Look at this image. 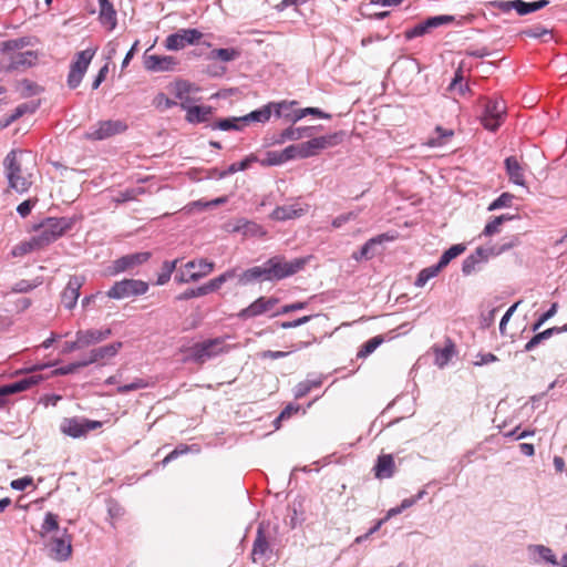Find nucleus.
<instances>
[{"mask_svg":"<svg viewBox=\"0 0 567 567\" xmlns=\"http://www.w3.org/2000/svg\"><path fill=\"white\" fill-rule=\"evenodd\" d=\"M21 154V151H10L3 159V167L9 188L19 194H24L31 187L32 181L31 175L22 169V163L18 158Z\"/></svg>","mask_w":567,"mask_h":567,"instance_id":"nucleus-1","label":"nucleus"},{"mask_svg":"<svg viewBox=\"0 0 567 567\" xmlns=\"http://www.w3.org/2000/svg\"><path fill=\"white\" fill-rule=\"evenodd\" d=\"M72 226L69 218H47L37 228V234L32 237V245L42 248L60 238Z\"/></svg>","mask_w":567,"mask_h":567,"instance_id":"nucleus-2","label":"nucleus"},{"mask_svg":"<svg viewBox=\"0 0 567 567\" xmlns=\"http://www.w3.org/2000/svg\"><path fill=\"white\" fill-rule=\"evenodd\" d=\"M308 258L299 257L287 260L281 255H276L265 261L269 281H279L291 277L302 270Z\"/></svg>","mask_w":567,"mask_h":567,"instance_id":"nucleus-3","label":"nucleus"},{"mask_svg":"<svg viewBox=\"0 0 567 567\" xmlns=\"http://www.w3.org/2000/svg\"><path fill=\"white\" fill-rule=\"evenodd\" d=\"M225 337H217L214 339L204 340L195 343L190 348V358L195 362L204 363L221 353L228 352L229 347L226 344Z\"/></svg>","mask_w":567,"mask_h":567,"instance_id":"nucleus-4","label":"nucleus"},{"mask_svg":"<svg viewBox=\"0 0 567 567\" xmlns=\"http://www.w3.org/2000/svg\"><path fill=\"white\" fill-rule=\"evenodd\" d=\"M505 115L506 105L503 101L484 99V111L481 115V123L486 130L495 132L502 125Z\"/></svg>","mask_w":567,"mask_h":567,"instance_id":"nucleus-5","label":"nucleus"},{"mask_svg":"<svg viewBox=\"0 0 567 567\" xmlns=\"http://www.w3.org/2000/svg\"><path fill=\"white\" fill-rule=\"evenodd\" d=\"M101 426L102 422L100 421L89 420L83 416H73L62 420L60 431L70 437L80 439Z\"/></svg>","mask_w":567,"mask_h":567,"instance_id":"nucleus-6","label":"nucleus"},{"mask_svg":"<svg viewBox=\"0 0 567 567\" xmlns=\"http://www.w3.org/2000/svg\"><path fill=\"white\" fill-rule=\"evenodd\" d=\"M127 125L120 120L100 121L85 132L84 137L91 141H102L126 131Z\"/></svg>","mask_w":567,"mask_h":567,"instance_id":"nucleus-7","label":"nucleus"},{"mask_svg":"<svg viewBox=\"0 0 567 567\" xmlns=\"http://www.w3.org/2000/svg\"><path fill=\"white\" fill-rule=\"evenodd\" d=\"M93 56L94 51L90 49L76 53L75 60L72 62L68 74V86L70 89H76L81 84Z\"/></svg>","mask_w":567,"mask_h":567,"instance_id":"nucleus-8","label":"nucleus"},{"mask_svg":"<svg viewBox=\"0 0 567 567\" xmlns=\"http://www.w3.org/2000/svg\"><path fill=\"white\" fill-rule=\"evenodd\" d=\"M202 38L203 33L197 29H179L166 38L165 45L168 50L177 51L198 43Z\"/></svg>","mask_w":567,"mask_h":567,"instance_id":"nucleus-9","label":"nucleus"},{"mask_svg":"<svg viewBox=\"0 0 567 567\" xmlns=\"http://www.w3.org/2000/svg\"><path fill=\"white\" fill-rule=\"evenodd\" d=\"M71 542L72 539L68 533V529L63 528L60 535L52 537L48 543L50 557L56 561L68 560L72 554Z\"/></svg>","mask_w":567,"mask_h":567,"instance_id":"nucleus-10","label":"nucleus"},{"mask_svg":"<svg viewBox=\"0 0 567 567\" xmlns=\"http://www.w3.org/2000/svg\"><path fill=\"white\" fill-rule=\"evenodd\" d=\"M196 266H199V271H194L190 274H185L184 271H179L175 275V281L177 284H188L190 281H198L200 278L209 275L214 268L215 264L213 261H208L207 259H198V260H190L185 264L186 269H193Z\"/></svg>","mask_w":567,"mask_h":567,"instance_id":"nucleus-11","label":"nucleus"},{"mask_svg":"<svg viewBox=\"0 0 567 567\" xmlns=\"http://www.w3.org/2000/svg\"><path fill=\"white\" fill-rule=\"evenodd\" d=\"M453 21H454L453 16L444 14V16L430 17L425 21L415 24L411 29H408L404 34L408 40H411V39L426 34L432 29L439 28L443 24H449Z\"/></svg>","mask_w":567,"mask_h":567,"instance_id":"nucleus-12","label":"nucleus"},{"mask_svg":"<svg viewBox=\"0 0 567 567\" xmlns=\"http://www.w3.org/2000/svg\"><path fill=\"white\" fill-rule=\"evenodd\" d=\"M42 380L39 374H31L22 378L16 382L0 386V408L7 402L6 398L10 394L19 393L29 390Z\"/></svg>","mask_w":567,"mask_h":567,"instance_id":"nucleus-13","label":"nucleus"},{"mask_svg":"<svg viewBox=\"0 0 567 567\" xmlns=\"http://www.w3.org/2000/svg\"><path fill=\"white\" fill-rule=\"evenodd\" d=\"M279 302L278 298L259 297L248 307L241 309L237 317L243 320L255 318L270 311Z\"/></svg>","mask_w":567,"mask_h":567,"instance_id":"nucleus-14","label":"nucleus"},{"mask_svg":"<svg viewBox=\"0 0 567 567\" xmlns=\"http://www.w3.org/2000/svg\"><path fill=\"white\" fill-rule=\"evenodd\" d=\"M121 348L122 342H113L107 346L92 349L89 355L85 359H82V364H85L86 367L93 363L105 364L110 359L117 354Z\"/></svg>","mask_w":567,"mask_h":567,"instance_id":"nucleus-15","label":"nucleus"},{"mask_svg":"<svg viewBox=\"0 0 567 567\" xmlns=\"http://www.w3.org/2000/svg\"><path fill=\"white\" fill-rule=\"evenodd\" d=\"M315 126H289L278 134H275L269 141L271 145H280L287 141H298L303 137H311L313 135Z\"/></svg>","mask_w":567,"mask_h":567,"instance_id":"nucleus-16","label":"nucleus"},{"mask_svg":"<svg viewBox=\"0 0 567 567\" xmlns=\"http://www.w3.org/2000/svg\"><path fill=\"white\" fill-rule=\"evenodd\" d=\"M142 292V281L134 279H124L115 282L114 286L106 292L109 298L124 299Z\"/></svg>","mask_w":567,"mask_h":567,"instance_id":"nucleus-17","label":"nucleus"},{"mask_svg":"<svg viewBox=\"0 0 567 567\" xmlns=\"http://www.w3.org/2000/svg\"><path fill=\"white\" fill-rule=\"evenodd\" d=\"M84 278L81 276H71L65 288L61 293V303L65 309H73L80 297V289L83 286Z\"/></svg>","mask_w":567,"mask_h":567,"instance_id":"nucleus-18","label":"nucleus"},{"mask_svg":"<svg viewBox=\"0 0 567 567\" xmlns=\"http://www.w3.org/2000/svg\"><path fill=\"white\" fill-rule=\"evenodd\" d=\"M183 110L186 111V120L192 124L207 122L213 114V107L209 105H193L190 99L181 103Z\"/></svg>","mask_w":567,"mask_h":567,"instance_id":"nucleus-19","label":"nucleus"},{"mask_svg":"<svg viewBox=\"0 0 567 567\" xmlns=\"http://www.w3.org/2000/svg\"><path fill=\"white\" fill-rule=\"evenodd\" d=\"M308 212V205L298 202L276 207L270 217L274 220L285 221L298 218Z\"/></svg>","mask_w":567,"mask_h":567,"instance_id":"nucleus-20","label":"nucleus"},{"mask_svg":"<svg viewBox=\"0 0 567 567\" xmlns=\"http://www.w3.org/2000/svg\"><path fill=\"white\" fill-rule=\"evenodd\" d=\"M176 65L177 61L173 56L156 54L144 56V68L152 72L174 71Z\"/></svg>","mask_w":567,"mask_h":567,"instance_id":"nucleus-21","label":"nucleus"},{"mask_svg":"<svg viewBox=\"0 0 567 567\" xmlns=\"http://www.w3.org/2000/svg\"><path fill=\"white\" fill-rule=\"evenodd\" d=\"M393 238V236H390L388 234H381L375 237H372L368 241H365V244L360 248V250L354 251L352 254V258L357 261L372 259L377 254L375 247L385 241H390Z\"/></svg>","mask_w":567,"mask_h":567,"instance_id":"nucleus-22","label":"nucleus"},{"mask_svg":"<svg viewBox=\"0 0 567 567\" xmlns=\"http://www.w3.org/2000/svg\"><path fill=\"white\" fill-rule=\"evenodd\" d=\"M270 544L265 535V530L260 525L257 529L256 537L252 544L251 558L254 563L261 559H269L271 554Z\"/></svg>","mask_w":567,"mask_h":567,"instance_id":"nucleus-23","label":"nucleus"},{"mask_svg":"<svg viewBox=\"0 0 567 567\" xmlns=\"http://www.w3.org/2000/svg\"><path fill=\"white\" fill-rule=\"evenodd\" d=\"M38 54L34 51L16 52L10 55V61L4 64L3 70L14 71L19 69L30 68L35 64Z\"/></svg>","mask_w":567,"mask_h":567,"instance_id":"nucleus-24","label":"nucleus"},{"mask_svg":"<svg viewBox=\"0 0 567 567\" xmlns=\"http://www.w3.org/2000/svg\"><path fill=\"white\" fill-rule=\"evenodd\" d=\"M239 286H247L256 281H269L265 262L260 266L248 268L236 276Z\"/></svg>","mask_w":567,"mask_h":567,"instance_id":"nucleus-25","label":"nucleus"},{"mask_svg":"<svg viewBox=\"0 0 567 567\" xmlns=\"http://www.w3.org/2000/svg\"><path fill=\"white\" fill-rule=\"evenodd\" d=\"M374 476L379 480L390 478L395 473V463L391 454H381L378 456L373 467Z\"/></svg>","mask_w":567,"mask_h":567,"instance_id":"nucleus-26","label":"nucleus"},{"mask_svg":"<svg viewBox=\"0 0 567 567\" xmlns=\"http://www.w3.org/2000/svg\"><path fill=\"white\" fill-rule=\"evenodd\" d=\"M489 257L491 256L487 248L477 247L473 254H471L463 260L462 272L465 276L471 275L476 270V266L478 264L487 261Z\"/></svg>","mask_w":567,"mask_h":567,"instance_id":"nucleus-27","label":"nucleus"},{"mask_svg":"<svg viewBox=\"0 0 567 567\" xmlns=\"http://www.w3.org/2000/svg\"><path fill=\"white\" fill-rule=\"evenodd\" d=\"M80 342L83 348L104 341L111 336V329L79 330Z\"/></svg>","mask_w":567,"mask_h":567,"instance_id":"nucleus-28","label":"nucleus"},{"mask_svg":"<svg viewBox=\"0 0 567 567\" xmlns=\"http://www.w3.org/2000/svg\"><path fill=\"white\" fill-rule=\"evenodd\" d=\"M506 173L509 181L518 186L525 185L524 171L515 156H509L505 159Z\"/></svg>","mask_w":567,"mask_h":567,"instance_id":"nucleus-29","label":"nucleus"},{"mask_svg":"<svg viewBox=\"0 0 567 567\" xmlns=\"http://www.w3.org/2000/svg\"><path fill=\"white\" fill-rule=\"evenodd\" d=\"M296 104V101H280L269 103V105H271V113H274L276 117H284L285 120L292 123L293 115L297 114V110L293 109Z\"/></svg>","mask_w":567,"mask_h":567,"instance_id":"nucleus-30","label":"nucleus"},{"mask_svg":"<svg viewBox=\"0 0 567 567\" xmlns=\"http://www.w3.org/2000/svg\"><path fill=\"white\" fill-rule=\"evenodd\" d=\"M271 116V105L266 104L262 107L255 110L244 116H240L241 124L247 126L251 123H266Z\"/></svg>","mask_w":567,"mask_h":567,"instance_id":"nucleus-31","label":"nucleus"},{"mask_svg":"<svg viewBox=\"0 0 567 567\" xmlns=\"http://www.w3.org/2000/svg\"><path fill=\"white\" fill-rule=\"evenodd\" d=\"M237 276V269L231 268L227 271L223 272L221 275L215 277L214 279L209 280L207 284L203 285L205 295H208L210 292H214L218 290L223 284L226 281L236 278Z\"/></svg>","mask_w":567,"mask_h":567,"instance_id":"nucleus-32","label":"nucleus"},{"mask_svg":"<svg viewBox=\"0 0 567 567\" xmlns=\"http://www.w3.org/2000/svg\"><path fill=\"white\" fill-rule=\"evenodd\" d=\"M142 261V254L135 252L131 255L123 256L118 259H116L113 262L112 269L114 274L123 272L130 268H132L135 265L141 264Z\"/></svg>","mask_w":567,"mask_h":567,"instance_id":"nucleus-33","label":"nucleus"},{"mask_svg":"<svg viewBox=\"0 0 567 567\" xmlns=\"http://www.w3.org/2000/svg\"><path fill=\"white\" fill-rule=\"evenodd\" d=\"M39 106H40V103L35 102V101H30V102H25V103L19 104L13 110V112L9 116V118L7 120L4 126H8L9 124H11L12 122L17 121L18 118H20L24 114L34 113L38 110Z\"/></svg>","mask_w":567,"mask_h":567,"instance_id":"nucleus-34","label":"nucleus"},{"mask_svg":"<svg viewBox=\"0 0 567 567\" xmlns=\"http://www.w3.org/2000/svg\"><path fill=\"white\" fill-rule=\"evenodd\" d=\"M257 161H258L257 156H255V155H249V156H247L246 158H244V159H243V161H240V162H237V163H233V164H230V165L227 167V169H225V171H223V172H220V173L218 174V178H224V177H226V176H228V175H231V174H235V173H237V172L245 171V169L249 168V167H250V165H251L252 163L257 162Z\"/></svg>","mask_w":567,"mask_h":567,"instance_id":"nucleus-35","label":"nucleus"},{"mask_svg":"<svg viewBox=\"0 0 567 567\" xmlns=\"http://www.w3.org/2000/svg\"><path fill=\"white\" fill-rule=\"evenodd\" d=\"M99 19L105 29L112 31L116 27V12L113 4L101 8Z\"/></svg>","mask_w":567,"mask_h":567,"instance_id":"nucleus-36","label":"nucleus"},{"mask_svg":"<svg viewBox=\"0 0 567 567\" xmlns=\"http://www.w3.org/2000/svg\"><path fill=\"white\" fill-rule=\"evenodd\" d=\"M520 243L519 237L517 235L504 238L499 245H495L492 247H488L489 256H498L516 246H518Z\"/></svg>","mask_w":567,"mask_h":567,"instance_id":"nucleus-37","label":"nucleus"},{"mask_svg":"<svg viewBox=\"0 0 567 567\" xmlns=\"http://www.w3.org/2000/svg\"><path fill=\"white\" fill-rule=\"evenodd\" d=\"M343 132H336L324 136L315 137L319 151L337 146L342 142Z\"/></svg>","mask_w":567,"mask_h":567,"instance_id":"nucleus-38","label":"nucleus"},{"mask_svg":"<svg viewBox=\"0 0 567 567\" xmlns=\"http://www.w3.org/2000/svg\"><path fill=\"white\" fill-rule=\"evenodd\" d=\"M244 127L241 124L240 116L239 117H226L220 118L212 124L213 130L220 131H240Z\"/></svg>","mask_w":567,"mask_h":567,"instance_id":"nucleus-39","label":"nucleus"},{"mask_svg":"<svg viewBox=\"0 0 567 567\" xmlns=\"http://www.w3.org/2000/svg\"><path fill=\"white\" fill-rule=\"evenodd\" d=\"M466 247L462 244L453 245L447 250H445L439 260V267L442 269L445 268L454 258L460 256L465 251Z\"/></svg>","mask_w":567,"mask_h":567,"instance_id":"nucleus-40","label":"nucleus"},{"mask_svg":"<svg viewBox=\"0 0 567 567\" xmlns=\"http://www.w3.org/2000/svg\"><path fill=\"white\" fill-rule=\"evenodd\" d=\"M321 378L301 381L295 386V398L301 399L306 396L312 389L321 386Z\"/></svg>","mask_w":567,"mask_h":567,"instance_id":"nucleus-41","label":"nucleus"},{"mask_svg":"<svg viewBox=\"0 0 567 567\" xmlns=\"http://www.w3.org/2000/svg\"><path fill=\"white\" fill-rule=\"evenodd\" d=\"M61 530L62 529L59 528L58 515L48 512L41 525V537L44 538L51 532H56L58 535H60Z\"/></svg>","mask_w":567,"mask_h":567,"instance_id":"nucleus-42","label":"nucleus"},{"mask_svg":"<svg viewBox=\"0 0 567 567\" xmlns=\"http://www.w3.org/2000/svg\"><path fill=\"white\" fill-rule=\"evenodd\" d=\"M441 270H442V268L439 267V264L432 265L430 267H426V268L422 269L419 272V275H417V277L415 279L414 285L416 287H424L426 285V282L430 279L436 277Z\"/></svg>","mask_w":567,"mask_h":567,"instance_id":"nucleus-43","label":"nucleus"},{"mask_svg":"<svg viewBox=\"0 0 567 567\" xmlns=\"http://www.w3.org/2000/svg\"><path fill=\"white\" fill-rule=\"evenodd\" d=\"M548 4V0H538L534 2H525L523 0H518L517 13L519 16H526L547 7Z\"/></svg>","mask_w":567,"mask_h":567,"instance_id":"nucleus-44","label":"nucleus"},{"mask_svg":"<svg viewBox=\"0 0 567 567\" xmlns=\"http://www.w3.org/2000/svg\"><path fill=\"white\" fill-rule=\"evenodd\" d=\"M383 341H384V338L382 336H375V337L371 338L370 340H368L367 342H364L361 346L360 350L357 353V357L358 358H367L368 355L373 353L375 351V349L383 343Z\"/></svg>","mask_w":567,"mask_h":567,"instance_id":"nucleus-45","label":"nucleus"},{"mask_svg":"<svg viewBox=\"0 0 567 567\" xmlns=\"http://www.w3.org/2000/svg\"><path fill=\"white\" fill-rule=\"evenodd\" d=\"M529 550L538 554L539 558L545 563L554 566L558 565V560L554 551L549 547L544 545H533L529 547Z\"/></svg>","mask_w":567,"mask_h":567,"instance_id":"nucleus-46","label":"nucleus"},{"mask_svg":"<svg viewBox=\"0 0 567 567\" xmlns=\"http://www.w3.org/2000/svg\"><path fill=\"white\" fill-rule=\"evenodd\" d=\"M178 262V259L172 260V261H164L162 265L161 272L157 276L155 285L162 286L165 285L169 279L174 270L176 269V265Z\"/></svg>","mask_w":567,"mask_h":567,"instance_id":"nucleus-47","label":"nucleus"},{"mask_svg":"<svg viewBox=\"0 0 567 567\" xmlns=\"http://www.w3.org/2000/svg\"><path fill=\"white\" fill-rule=\"evenodd\" d=\"M307 115H313V116H318L320 118H326V120L331 118L330 114L324 113L323 111H321L318 107H305V109L297 110V114L293 115V123L300 121L301 118H303Z\"/></svg>","mask_w":567,"mask_h":567,"instance_id":"nucleus-48","label":"nucleus"},{"mask_svg":"<svg viewBox=\"0 0 567 567\" xmlns=\"http://www.w3.org/2000/svg\"><path fill=\"white\" fill-rule=\"evenodd\" d=\"M214 59H218L223 62H230L238 58L239 52L233 48L215 49L210 52Z\"/></svg>","mask_w":567,"mask_h":567,"instance_id":"nucleus-49","label":"nucleus"},{"mask_svg":"<svg viewBox=\"0 0 567 567\" xmlns=\"http://www.w3.org/2000/svg\"><path fill=\"white\" fill-rule=\"evenodd\" d=\"M259 162V159L257 161ZM286 163L281 151H270L266 153V157L260 159L262 166H277Z\"/></svg>","mask_w":567,"mask_h":567,"instance_id":"nucleus-50","label":"nucleus"},{"mask_svg":"<svg viewBox=\"0 0 567 567\" xmlns=\"http://www.w3.org/2000/svg\"><path fill=\"white\" fill-rule=\"evenodd\" d=\"M513 199H514V195H512L509 193H503L495 200H493L489 204V206L487 207V210L493 212L496 209H501L503 207H511Z\"/></svg>","mask_w":567,"mask_h":567,"instance_id":"nucleus-51","label":"nucleus"},{"mask_svg":"<svg viewBox=\"0 0 567 567\" xmlns=\"http://www.w3.org/2000/svg\"><path fill=\"white\" fill-rule=\"evenodd\" d=\"M462 81H463L462 69H458L455 72V75H454L452 82L450 83L447 90L449 91H456L457 90L460 95H464L470 90V87H468L467 84H463Z\"/></svg>","mask_w":567,"mask_h":567,"instance_id":"nucleus-52","label":"nucleus"},{"mask_svg":"<svg viewBox=\"0 0 567 567\" xmlns=\"http://www.w3.org/2000/svg\"><path fill=\"white\" fill-rule=\"evenodd\" d=\"M489 6L503 13H508L511 10H515L517 12L518 0H493L489 2Z\"/></svg>","mask_w":567,"mask_h":567,"instance_id":"nucleus-53","label":"nucleus"},{"mask_svg":"<svg viewBox=\"0 0 567 567\" xmlns=\"http://www.w3.org/2000/svg\"><path fill=\"white\" fill-rule=\"evenodd\" d=\"M299 410H300V405H298V404L289 403L288 405H286V408L275 419V421H274L275 427L279 429L281 421L290 419Z\"/></svg>","mask_w":567,"mask_h":567,"instance_id":"nucleus-54","label":"nucleus"},{"mask_svg":"<svg viewBox=\"0 0 567 567\" xmlns=\"http://www.w3.org/2000/svg\"><path fill=\"white\" fill-rule=\"evenodd\" d=\"M299 145L301 151V158H309L316 156L320 152L315 137L307 142L300 143Z\"/></svg>","mask_w":567,"mask_h":567,"instance_id":"nucleus-55","label":"nucleus"},{"mask_svg":"<svg viewBox=\"0 0 567 567\" xmlns=\"http://www.w3.org/2000/svg\"><path fill=\"white\" fill-rule=\"evenodd\" d=\"M106 509L111 525H114V520L123 515V508L114 499L110 498L106 501Z\"/></svg>","mask_w":567,"mask_h":567,"instance_id":"nucleus-56","label":"nucleus"},{"mask_svg":"<svg viewBox=\"0 0 567 567\" xmlns=\"http://www.w3.org/2000/svg\"><path fill=\"white\" fill-rule=\"evenodd\" d=\"M557 310L558 303L554 302L550 308L537 319V321L533 324L532 330L537 331L547 320L556 315Z\"/></svg>","mask_w":567,"mask_h":567,"instance_id":"nucleus-57","label":"nucleus"},{"mask_svg":"<svg viewBox=\"0 0 567 567\" xmlns=\"http://www.w3.org/2000/svg\"><path fill=\"white\" fill-rule=\"evenodd\" d=\"M551 31L549 29H547L546 27L544 25H540V24H537V25H534L532 28H528V29H525L522 34L528 37V38H533V39H539L544 35H547V34H550Z\"/></svg>","mask_w":567,"mask_h":567,"instance_id":"nucleus-58","label":"nucleus"},{"mask_svg":"<svg viewBox=\"0 0 567 567\" xmlns=\"http://www.w3.org/2000/svg\"><path fill=\"white\" fill-rule=\"evenodd\" d=\"M453 352V346L440 349L436 352L435 363L441 368L444 367L451 360Z\"/></svg>","mask_w":567,"mask_h":567,"instance_id":"nucleus-59","label":"nucleus"},{"mask_svg":"<svg viewBox=\"0 0 567 567\" xmlns=\"http://www.w3.org/2000/svg\"><path fill=\"white\" fill-rule=\"evenodd\" d=\"M550 338V332H547L546 330L536 333L526 344L524 350L525 351H532L535 349L538 344H540L544 340H547Z\"/></svg>","mask_w":567,"mask_h":567,"instance_id":"nucleus-60","label":"nucleus"},{"mask_svg":"<svg viewBox=\"0 0 567 567\" xmlns=\"http://www.w3.org/2000/svg\"><path fill=\"white\" fill-rule=\"evenodd\" d=\"M84 367H86V365L82 364V360H80L78 362H72L66 365L55 369L53 371V374L54 375H68V374L74 373L76 370H79L80 368H84Z\"/></svg>","mask_w":567,"mask_h":567,"instance_id":"nucleus-61","label":"nucleus"},{"mask_svg":"<svg viewBox=\"0 0 567 567\" xmlns=\"http://www.w3.org/2000/svg\"><path fill=\"white\" fill-rule=\"evenodd\" d=\"M202 296H206L204 292L203 286L197 287V288L186 289L184 292L176 296V300H179V301L189 300V299L202 297Z\"/></svg>","mask_w":567,"mask_h":567,"instance_id":"nucleus-62","label":"nucleus"},{"mask_svg":"<svg viewBox=\"0 0 567 567\" xmlns=\"http://www.w3.org/2000/svg\"><path fill=\"white\" fill-rule=\"evenodd\" d=\"M281 152H282L285 162L296 159V158H301V151H300L299 144L289 145Z\"/></svg>","mask_w":567,"mask_h":567,"instance_id":"nucleus-63","label":"nucleus"},{"mask_svg":"<svg viewBox=\"0 0 567 567\" xmlns=\"http://www.w3.org/2000/svg\"><path fill=\"white\" fill-rule=\"evenodd\" d=\"M435 131L439 134V136L436 138L432 140V142H431L432 146L443 145L445 143L444 140L452 137L454 134L452 130H445L441 126H437Z\"/></svg>","mask_w":567,"mask_h":567,"instance_id":"nucleus-64","label":"nucleus"}]
</instances>
